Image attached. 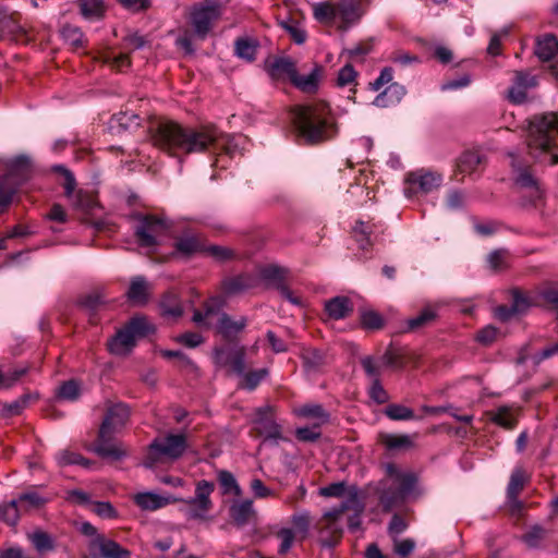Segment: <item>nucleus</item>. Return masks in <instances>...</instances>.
<instances>
[{
  "label": "nucleus",
  "instance_id": "nucleus-1",
  "mask_svg": "<svg viewBox=\"0 0 558 558\" xmlns=\"http://www.w3.org/2000/svg\"><path fill=\"white\" fill-rule=\"evenodd\" d=\"M154 144L170 155L177 151L185 154L203 153L210 147L223 148L232 154L242 136L221 135L215 128H184L173 121H160L153 134Z\"/></svg>",
  "mask_w": 558,
  "mask_h": 558
},
{
  "label": "nucleus",
  "instance_id": "nucleus-2",
  "mask_svg": "<svg viewBox=\"0 0 558 558\" xmlns=\"http://www.w3.org/2000/svg\"><path fill=\"white\" fill-rule=\"evenodd\" d=\"M291 114L293 129L305 143L318 144L332 138L338 132L335 118L325 101L296 106Z\"/></svg>",
  "mask_w": 558,
  "mask_h": 558
},
{
  "label": "nucleus",
  "instance_id": "nucleus-3",
  "mask_svg": "<svg viewBox=\"0 0 558 558\" xmlns=\"http://www.w3.org/2000/svg\"><path fill=\"white\" fill-rule=\"evenodd\" d=\"M525 142L534 161L558 163V116L553 112L534 116L529 121Z\"/></svg>",
  "mask_w": 558,
  "mask_h": 558
},
{
  "label": "nucleus",
  "instance_id": "nucleus-4",
  "mask_svg": "<svg viewBox=\"0 0 558 558\" xmlns=\"http://www.w3.org/2000/svg\"><path fill=\"white\" fill-rule=\"evenodd\" d=\"M129 416L130 411L125 404L118 403L110 407L92 450L101 458L111 460H120L125 457L126 448L121 442L113 441L111 436L126 424Z\"/></svg>",
  "mask_w": 558,
  "mask_h": 558
},
{
  "label": "nucleus",
  "instance_id": "nucleus-5",
  "mask_svg": "<svg viewBox=\"0 0 558 558\" xmlns=\"http://www.w3.org/2000/svg\"><path fill=\"white\" fill-rule=\"evenodd\" d=\"M312 9L317 22L326 26H336L340 31H347L363 15V11L355 0L318 2L314 3Z\"/></svg>",
  "mask_w": 558,
  "mask_h": 558
},
{
  "label": "nucleus",
  "instance_id": "nucleus-6",
  "mask_svg": "<svg viewBox=\"0 0 558 558\" xmlns=\"http://www.w3.org/2000/svg\"><path fill=\"white\" fill-rule=\"evenodd\" d=\"M223 300L221 298L210 299L205 304L203 312H194L193 322L202 327L216 328L226 338L235 336L246 326V319L242 316L232 319L221 312Z\"/></svg>",
  "mask_w": 558,
  "mask_h": 558
},
{
  "label": "nucleus",
  "instance_id": "nucleus-7",
  "mask_svg": "<svg viewBox=\"0 0 558 558\" xmlns=\"http://www.w3.org/2000/svg\"><path fill=\"white\" fill-rule=\"evenodd\" d=\"M362 510V502H357L354 496L348 501L341 502L339 507L324 512L319 520V541L323 546L332 547L341 538L343 532L342 515L347 511Z\"/></svg>",
  "mask_w": 558,
  "mask_h": 558
},
{
  "label": "nucleus",
  "instance_id": "nucleus-8",
  "mask_svg": "<svg viewBox=\"0 0 558 558\" xmlns=\"http://www.w3.org/2000/svg\"><path fill=\"white\" fill-rule=\"evenodd\" d=\"M186 449L184 435L169 434L156 438L148 447L144 461L146 468H154L159 463L179 459Z\"/></svg>",
  "mask_w": 558,
  "mask_h": 558
},
{
  "label": "nucleus",
  "instance_id": "nucleus-9",
  "mask_svg": "<svg viewBox=\"0 0 558 558\" xmlns=\"http://www.w3.org/2000/svg\"><path fill=\"white\" fill-rule=\"evenodd\" d=\"M386 473L391 480L395 489L389 488L381 493L380 502L385 510H391L405 497L411 495L416 483V477L411 472H402L393 464L386 465Z\"/></svg>",
  "mask_w": 558,
  "mask_h": 558
},
{
  "label": "nucleus",
  "instance_id": "nucleus-10",
  "mask_svg": "<svg viewBox=\"0 0 558 558\" xmlns=\"http://www.w3.org/2000/svg\"><path fill=\"white\" fill-rule=\"evenodd\" d=\"M154 330V326L145 317H135L110 340L109 350L116 355H126L135 347L137 338Z\"/></svg>",
  "mask_w": 558,
  "mask_h": 558
},
{
  "label": "nucleus",
  "instance_id": "nucleus-11",
  "mask_svg": "<svg viewBox=\"0 0 558 558\" xmlns=\"http://www.w3.org/2000/svg\"><path fill=\"white\" fill-rule=\"evenodd\" d=\"M444 181L441 173L430 169H417L404 178V195L410 198L415 195H426L438 190Z\"/></svg>",
  "mask_w": 558,
  "mask_h": 558
},
{
  "label": "nucleus",
  "instance_id": "nucleus-12",
  "mask_svg": "<svg viewBox=\"0 0 558 558\" xmlns=\"http://www.w3.org/2000/svg\"><path fill=\"white\" fill-rule=\"evenodd\" d=\"M214 484L208 481H199L196 484L195 496L185 500L186 514L191 519H206L213 508L210 495L214 492Z\"/></svg>",
  "mask_w": 558,
  "mask_h": 558
},
{
  "label": "nucleus",
  "instance_id": "nucleus-13",
  "mask_svg": "<svg viewBox=\"0 0 558 558\" xmlns=\"http://www.w3.org/2000/svg\"><path fill=\"white\" fill-rule=\"evenodd\" d=\"M256 430L266 439H281L280 426L272 418V408L265 405L256 410L253 420Z\"/></svg>",
  "mask_w": 558,
  "mask_h": 558
},
{
  "label": "nucleus",
  "instance_id": "nucleus-14",
  "mask_svg": "<svg viewBox=\"0 0 558 558\" xmlns=\"http://www.w3.org/2000/svg\"><path fill=\"white\" fill-rule=\"evenodd\" d=\"M537 85L534 75L518 71L514 74L513 84L508 90V98L513 104H522L526 100V92Z\"/></svg>",
  "mask_w": 558,
  "mask_h": 558
},
{
  "label": "nucleus",
  "instance_id": "nucleus-15",
  "mask_svg": "<svg viewBox=\"0 0 558 558\" xmlns=\"http://www.w3.org/2000/svg\"><path fill=\"white\" fill-rule=\"evenodd\" d=\"M166 229L162 220L145 217L136 229V235L142 246L150 247L156 244V235Z\"/></svg>",
  "mask_w": 558,
  "mask_h": 558
},
{
  "label": "nucleus",
  "instance_id": "nucleus-16",
  "mask_svg": "<svg viewBox=\"0 0 558 558\" xmlns=\"http://www.w3.org/2000/svg\"><path fill=\"white\" fill-rule=\"evenodd\" d=\"M56 170L62 173L64 178L63 187L65 190V195L68 198L73 201V205L83 210L90 209L93 199L87 194L82 191L74 194L76 183L73 174L62 166L56 167Z\"/></svg>",
  "mask_w": 558,
  "mask_h": 558
},
{
  "label": "nucleus",
  "instance_id": "nucleus-17",
  "mask_svg": "<svg viewBox=\"0 0 558 558\" xmlns=\"http://www.w3.org/2000/svg\"><path fill=\"white\" fill-rule=\"evenodd\" d=\"M216 363L220 366H230L238 375H244V352L233 349H218L215 354Z\"/></svg>",
  "mask_w": 558,
  "mask_h": 558
},
{
  "label": "nucleus",
  "instance_id": "nucleus-18",
  "mask_svg": "<svg viewBox=\"0 0 558 558\" xmlns=\"http://www.w3.org/2000/svg\"><path fill=\"white\" fill-rule=\"evenodd\" d=\"M219 17L216 16L215 10L213 12L208 11L206 7L197 8L192 12V25L195 34L199 38H204L214 23L218 21Z\"/></svg>",
  "mask_w": 558,
  "mask_h": 558
},
{
  "label": "nucleus",
  "instance_id": "nucleus-19",
  "mask_svg": "<svg viewBox=\"0 0 558 558\" xmlns=\"http://www.w3.org/2000/svg\"><path fill=\"white\" fill-rule=\"evenodd\" d=\"M177 501L170 496H161L155 493L145 492L134 495V502L142 509L148 511L158 510L167 505Z\"/></svg>",
  "mask_w": 558,
  "mask_h": 558
},
{
  "label": "nucleus",
  "instance_id": "nucleus-20",
  "mask_svg": "<svg viewBox=\"0 0 558 558\" xmlns=\"http://www.w3.org/2000/svg\"><path fill=\"white\" fill-rule=\"evenodd\" d=\"M255 514L253 501L250 499L235 501L230 507V515L238 525L247 524L255 518Z\"/></svg>",
  "mask_w": 558,
  "mask_h": 558
},
{
  "label": "nucleus",
  "instance_id": "nucleus-21",
  "mask_svg": "<svg viewBox=\"0 0 558 558\" xmlns=\"http://www.w3.org/2000/svg\"><path fill=\"white\" fill-rule=\"evenodd\" d=\"M405 94V89L398 83H391L373 101L376 107L387 108L397 105Z\"/></svg>",
  "mask_w": 558,
  "mask_h": 558
},
{
  "label": "nucleus",
  "instance_id": "nucleus-22",
  "mask_svg": "<svg viewBox=\"0 0 558 558\" xmlns=\"http://www.w3.org/2000/svg\"><path fill=\"white\" fill-rule=\"evenodd\" d=\"M325 310L329 318L338 320L345 318L353 311V306L348 298L336 296L326 302Z\"/></svg>",
  "mask_w": 558,
  "mask_h": 558
},
{
  "label": "nucleus",
  "instance_id": "nucleus-23",
  "mask_svg": "<svg viewBox=\"0 0 558 558\" xmlns=\"http://www.w3.org/2000/svg\"><path fill=\"white\" fill-rule=\"evenodd\" d=\"M319 495H322L324 497L342 498L341 502L348 501L349 499H351V497L354 496V499L357 502H361L356 488L353 486L347 487L345 484L341 483V482L332 483L328 486L319 488Z\"/></svg>",
  "mask_w": 558,
  "mask_h": 558
},
{
  "label": "nucleus",
  "instance_id": "nucleus-24",
  "mask_svg": "<svg viewBox=\"0 0 558 558\" xmlns=\"http://www.w3.org/2000/svg\"><path fill=\"white\" fill-rule=\"evenodd\" d=\"M17 192V184L13 181V173L0 178V213L13 201Z\"/></svg>",
  "mask_w": 558,
  "mask_h": 558
},
{
  "label": "nucleus",
  "instance_id": "nucleus-25",
  "mask_svg": "<svg viewBox=\"0 0 558 558\" xmlns=\"http://www.w3.org/2000/svg\"><path fill=\"white\" fill-rule=\"evenodd\" d=\"M558 52V40L550 35L537 40L535 53L542 61H548Z\"/></svg>",
  "mask_w": 558,
  "mask_h": 558
},
{
  "label": "nucleus",
  "instance_id": "nucleus-26",
  "mask_svg": "<svg viewBox=\"0 0 558 558\" xmlns=\"http://www.w3.org/2000/svg\"><path fill=\"white\" fill-rule=\"evenodd\" d=\"M381 444L389 450H401L413 447L414 439L410 435L383 434Z\"/></svg>",
  "mask_w": 558,
  "mask_h": 558
},
{
  "label": "nucleus",
  "instance_id": "nucleus-27",
  "mask_svg": "<svg viewBox=\"0 0 558 558\" xmlns=\"http://www.w3.org/2000/svg\"><path fill=\"white\" fill-rule=\"evenodd\" d=\"M148 295V284L143 277H135L130 284L128 298L135 304L146 302Z\"/></svg>",
  "mask_w": 558,
  "mask_h": 558
},
{
  "label": "nucleus",
  "instance_id": "nucleus-28",
  "mask_svg": "<svg viewBox=\"0 0 558 558\" xmlns=\"http://www.w3.org/2000/svg\"><path fill=\"white\" fill-rule=\"evenodd\" d=\"M489 415L493 422L506 428H512L517 422V410L509 407H500Z\"/></svg>",
  "mask_w": 558,
  "mask_h": 558
},
{
  "label": "nucleus",
  "instance_id": "nucleus-29",
  "mask_svg": "<svg viewBox=\"0 0 558 558\" xmlns=\"http://www.w3.org/2000/svg\"><path fill=\"white\" fill-rule=\"evenodd\" d=\"M280 26L290 35L291 39L298 44L302 45L305 43L307 35L303 27V25L292 19H287L280 21Z\"/></svg>",
  "mask_w": 558,
  "mask_h": 558
},
{
  "label": "nucleus",
  "instance_id": "nucleus-30",
  "mask_svg": "<svg viewBox=\"0 0 558 558\" xmlns=\"http://www.w3.org/2000/svg\"><path fill=\"white\" fill-rule=\"evenodd\" d=\"M481 163L482 156L477 151H465L460 156L457 168L461 173H472Z\"/></svg>",
  "mask_w": 558,
  "mask_h": 558
},
{
  "label": "nucleus",
  "instance_id": "nucleus-31",
  "mask_svg": "<svg viewBox=\"0 0 558 558\" xmlns=\"http://www.w3.org/2000/svg\"><path fill=\"white\" fill-rule=\"evenodd\" d=\"M270 75L274 77L287 76L290 80L295 74L296 69L294 63L288 58L276 59L270 64Z\"/></svg>",
  "mask_w": 558,
  "mask_h": 558
},
{
  "label": "nucleus",
  "instance_id": "nucleus-32",
  "mask_svg": "<svg viewBox=\"0 0 558 558\" xmlns=\"http://www.w3.org/2000/svg\"><path fill=\"white\" fill-rule=\"evenodd\" d=\"M23 512L39 509L46 504V499L36 492H26L16 499Z\"/></svg>",
  "mask_w": 558,
  "mask_h": 558
},
{
  "label": "nucleus",
  "instance_id": "nucleus-33",
  "mask_svg": "<svg viewBox=\"0 0 558 558\" xmlns=\"http://www.w3.org/2000/svg\"><path fill=\"white\" fill-rule=\"evenodd\" d=\"M21 509L16 499L11 500L9 504L0 506V520L8 524L14 525L19 521Z\"/></svg>",
  "mask_w": 558,
  "mask_h": 558
},
{
  "label": "nucleus",
  "instance_id": "nucleus-34",
  "mask_svg": "<svg viewBox=\"0 0 558 558\" xmlns=\"http://www.w3.org/2000/svg\"><path fill=\"white\" fill-rule=\"evenodd\" d=\"M292 83L302 89L303 92H313L318 82V73L317 70L312 71L310 74L300 76L298 71L291 78Z\"/></svg>",
  "mask_w": 558,
  "mask_h": 558
},
{
  "label": "nucleus",
  "instance_id": "nucleus-35",
  "mask_svg": "<svg viewBox=\"0 0 558 558\" xmlns=\"http://www.w3.org/2000/svg\"><path fill=\"white\" fill-rule=\"evenodd\" d=\"M57 463L60 466L70 465V464H78L84 468H88L90 465V462L82 457L80 453L72 452L69 450L60 451L56 456Z\"/></svg>",
  "mask_w": 558,
  "mask_h": 558
},
{
  "label": "nucleus",
  "instance_id": "nucleus-36",
  "mask_svg": "<svg viewBox=\"0 0 558 558\" xmlns=\"http://www.w3.org/2000/svg\"><path fill=\"white\" fill-rule=\"evenodd\" d=\"M80 5L86 19H99L102 15L104 7L100 0H80Z\"/></svg>",
  "mask_w": 558,
  "mask_h": 558
},
{
  "label": "nucleus",
  "instance_id": "nucleus-37",
  "mask_svg": "<svg viewBox=\"0 0 558 558\" xmlns=\"http://www.w3.org/2000/svg\"><path fill=\"white\" fill-rule=\"evenodd\" d=\"M250 287L248 280L244 277H233L226 279L222 283V290L227 295L240 293Z\"/></svg>",
  "mask_w": 558,
  "mask_h": 558
},
{
  "label": "nucleus",
  "instance_id": "nucleus-38",
  "mask_svg": "<svg viewBox=\"0 0 558 558\" xmlns=\"http://www.w3.org/2000/svg\"><path fill=\"white\" fill-rule=\"evenodd\" d=\"M219 483L225 494L241 495V488L235 477L228 471H221L218 475Z\"/></svg>",
  "mask_w": 558,
  "mask_h": 558
},
{
  "label": "nucleus",
  "instance_id": "nucleus-39",
  "mask_svg": "<svg viewBox=\"0 0 558 558\" xmlns=\"http://www.w3.org/2000/svg\"><path fill=\"white\" fill-rule=\"evenodd\" d=\"M177 248L182 254L190 255L199 252L203 248V245L197 238L186 235L177 242Z\"/></svg>",
  "mask_w": 558,
  "mask_h": 558
},
{
  "label": "nucleus",
  "instance_id": "nucleus-40",
  "mask_svg": "<svg viewBox=\"0 0 558 558\" xmlns=\"http://www.w3.org/2000/svg\"><path fill=\"white\" fill-rule=\"evenodd\" d=\"M28 539L40 553L51 550L53 548L52 539L47 533L43 531H36L34 533L28 534Z\"/></svg>",
  "mask_w": 558,
  "mask_h": 558
},
{
  "label": "nucleus",
  "instance_id": "nucleus-41",
  "mask_svg": "<svg viewBox=\"0 0 558 558\" xmlns=\"http://www.w3.org/2000/svg\"><path fill=\"white\" fill-rule=\"evenodd\" d=\"M386 415L396 421H405L414 418V413L411 409L400 405V404H390L386 408Z\"/></svg>",
  "mask_w": 558,
  "mask_h": 558
},
{
  "label": "nucleus",
  "instance_id": "nucleus-42",
  "mask_svg": "<svg viewBox=\"0 0 558 558\" xmlns=\"http://www.w3.org/2000/svg\"><path fill=\"white\" fill-rule=\"evenodd\" d=\"M361 323L366 329H379L384 325V319L377 312L365 310L361 313Z\"/></svg>",
  "mask_w": 558,
  "mask_h": 558
},
{
  "label": "nucleus",
  "instance_id": "nucleus-43",
  "mask_svg": "<svg viewBox=\"0 0 558 558\" xmlns=\"http://www.w3.org/2000/svg\"><path fill=\"white\" fill-rule=\"evenodd\" d=\"M80 386L75 380L63 383L58 392V397L63 400L74 401L80 397Z\"/></svg>",
  "mask_w": 558,
  "mask_h": 558
},
{
  "label": "nucleus",
  "instance_id": "nucleus-44",
  "mask_svg": "<svg viewBox=\"0 0 558 558\" xmlns=\"http://www.w3.org/2000/svg\"><path fill=\"white\" fill-rule=\"evenodd\" d=\"M162 314L167 317L177 318L182 315V306L174 295H168L161 303Z\"/></svg>",
  "mask_w": 558,
  "mask_h": 558
},
{
  "label": "nucleus",
  "instance_id": "nucleus-45",
  "mask_svg": "<svg viewBox=\"0 0 558 558\" xmlns=\"http://www.w3.org/2000/svg\"><path fill=\"white\" fill-rule=\"evenodd\" d=\"M268 372L266 368L250 372L243 375L241 387L248 390L255 389L258 384L267 376Z\"/></svg>",
  "mask_w": 558,
  "mask_h": 558
},
{
  "label": "nucleus",
  "instance_id": "nucleus-46",
  "mask_svg": "<svg viewBox=\"0 0 558 558\" xmlns=\"http://www.w3.org/2000/svg\"><path fill=\"white\" fill-rule=\"evenodd\" d=\"M277 537L280 541V545L278 548L279 554H287L294 543L295 534L293 530L289 527H283L277 532Z\"/></svg>",
  "mask_w": 558,
  "mask_h": 558
},
{
  "label": "nucleus",
  "instance_id": "nucleus-47",
  "mask_svg": "<svg viewBox=\"0 0 558 558\" xmlns=\"http://www.w3.org/2000/svg\"><path fill=\"white\" fill-rule=\"evenodd\" d=\"M525 482V474L521 469L514 470L508 485V495L510 498H515L520 490L523 488Z\"/></svg>",
  "mask_w": 558,
  "mask_h": 558
},
{
  "label": "nucleus",
  "instance_id": "nucleus-48",
  "mask_svg": "<svg viewBox=\"0 0 558 558\" xmlns=\"http://www.w3.org/2000/svg\"><path fill=\"white\" fill-rule=\"evenodd\" d=\"M509 254L506 250H496L488 254L487 263L490 269L499 270L507 266Z\"/></svg>",
  "mask_w": 558,
  "mask_h": 558
},
{
  "label": "nucleus",
  "instance_id": "nucleus-49",
  "mask_svg": "<svg viewBox=\"0 0 558 558\" xmlns=\"http://www.w3.org/2000/svg\"><path fill=\"white\" fill-rule=\"evenodd\" d=\"M354 236L362 250H366L371 245L368 234L371 233L369 226L365 222H357L353 228Z\"/></svg>",
  "mask_w": 558,
  "mask_h": 558
},
{
  "label": "nucleus",
  "instance_id": "nucleus-50",
  "mask_svg": "<svg viewBox=\"0 0 558 558\" xmlns=\"http://www.w3.org/2000/svg\"><path fill=\"white\" fill-rule=\"evenodd\" d=\"M235 52L240 58L252 61L255 58L256 46L246 39H239L235 44Z\"/></svg>",
  "mask_w": 558,
  "mask_h": 558
},
{
  "label": "nucleus",
  "instance_id": "nucleus-51",
  "mask_svg": "<svg viewBox=\"0 0 558 558\" xmlns=\"http://www.w3.org/2000/svg\"><path fill=\"white\" fill-rule=\"evenodd\" d=\"M515 174V183L522 187H532L536 185L535 179L530 174V172L523 168L522 166L512 163Z\"/></svg>",
  "mask_w": 558,
  "mask_h": 558
},
{
  "label": "nucleus",
  "instance_id": "nucleus-52",
  "mask_svg": "<svg viewBox=\"0 0 558 558\" xmlns=\"http://www.w3.org/2000/svg\"><path fill=\"white\" fill-rule=\"evenodd\" d=\"M100 553L106 558H121L128 551L122 549L119 544L113 541H105L100 545Z\"/></svg>",
  "mask_w": 558,
  "mask_h": 558
},
{
  "label": "nucleus",
  "instance_id": "nucleus-53",
  "mask_svg": "<svg viewBox=\"0 0 558 558\" xmlns=\"http://www.w3.org/2000/svg\"><path fill=\"white\" fill-rule=\"evenodd\" d=\"M291 522L298 532L306 535L311 525L310 513L307 511L295 513L292 515Z\"/></svg>",
  "mask_w": 558,
  "mask_h": 558
},
{
  "label": "nucleus",
  "instance_id": "nucleus-54",
  "mask_svg": "<svg viewBox=\"0 0 558 558\" xmlns=\"http://www.w3.org/2000/svg\"><path fill=\"white\" fill-rule=\"evenodd\" d=\"M544 536H545V530L539 525H535V526H532L524 534L523 541L529 547H536V546H538L541 541L544 538Z\"/></svg>",
  "mask_w": 558,
  "mask_h": 558
},
{
  "label": "nucleus",
  "instance_id": "nucleus-55",
  "mask_svg": "<svg viewBox=\"0 0 558 558\" xmlns=\"http://www.w3.org/2000/svg\"><path fill=\"white\" fill-rule=\"evenodd\" d=\"M104 61L118 71H122L123 69L129 68L131 64L128 53H120L117 56L107 54L104 58Z\"/></svg>",
  "mask_w": 558,
  "mask_h": 558
},
{
  "label": "nucleus",
  "instance_id": "nucleus-56",
  "mask_svg": "<svg viewBox=\"0 0 558 558\" xmlns=\"http://www.w3.org/2000/svg\"><path fill=\"white\" fill-rule=\"evenodd\" d=\"M147 39L138 33L128 34L123 38V48L129 50L142 49L146 46Z\"/></svg>",
  "mask_w": 558,
  "mask_h": 558
},
{
  "label": "nucleus",
  "instance_id": "nucleus-57",
  "mask_svg": "<svg viewBox=\"0 0 558 558\" xmlns=\"http://www.w3.org/2000/svg\"><path fill=\"white\" fill-rule=\"evenodd\" d=\"M63 38L74 47L82 46L83 44V34L82 32L74 26H64L62 28Z\"/></svg>",
  "mask_w": 558,
  "mask_h": 558
},
{
  "label": "nucleus",
  "instance_id": "nucleus-58",
  "mask_svg": "<svg viewBox=\"0 0 558 558\" xmlns=\"http://www.w3.org/2000/svg\"><path fill=\"white\" fill-rule=\"evenodd\" d=\"M27 400L28 397L24 396L17 400H14L11 403H5L2 405L1 411L8 416L20 414L22 410L26 407Z\"/></svg>",
  "mask_w": 558,
  "mask_h": 558
},
{
  "label": "nucleus",
  "instance_id": "nucleus-59",
  "mask_svg": "<svg viewBox=\"0 0 558 558\" xmlns=\"http://www.w3.org/2000/svg\"><path fill=\"white\" fill-rule=\"evenodd\" d=\"M356 72L351 64H345L338 74L337 83L339 86H348L355 81Z\"/></svg>",
  "mask_w": 558,
  "mask_h": 558
},
{
  "label": "nucleus",
  "instance_id": "nucleus-60",
  "mask_svg": "<svg viewBox=\"0 0 558 558\" xmlns=\"http://www.w3.org/2000/svg\"><path fill=\"white\" fill-rule=\"evenodd\" d=\"M558 354V342L549 345L548 348L543 349L542 351L531 355L529 360L534 364L538 365L542 361L549 359L554 355Z\"/></svg>",
  "mask_w": 558,
  "mask_h": 558
},
{
  "label": "nucleus",
  "instance_id": "nucleus-61",
  "mask_svg": "<svg viewBox=\"0 0 558 558\" xmlns=\"http://www.w3.org/2000/svg\"><path fill=\"white\" fill-rule=\"evenodd\" d=\"M369 397L377 403H385L388 400V395L378 379L372 380Z\"/></svg>",
  "mask_w": 558,
  "mask_h": 558
},
{
  "label": "nucleus",
  "instance_id": "nucleus-62",
  "mask_svg": "<svg viewBox=\"0 0 558 558\" xmlns=\"http://www.w3.org/2000/svg\"><path fill=\"white\" fill-rule=\"evenodd\" d=\"M92 507L93 512L100 518L111 519L117 515L114 508L109 502H95Z\"/></svg>",
  "mask_w": 558,
  "mask_h": 558
},
{
  "label": "nucleus",
  "instance_id": "nucleus-63",
  "mask_svg": "<svg viewBox=\"0 0 558 558\" xmlns=\"http://www.w3.org/2000/svg\"><path fill=\"white\" fill-rule=\"evenodd\" d=\"M250 487L256 498H267L274 495L272 490L266 487L259 478L252 480Z\"/></svg>",
  "mask_w": 558,
  "mask_h": 558
},
{
  "label": "nucleus",
  "instance_id": "nucleus-64",
  "mask_svg": "<svg viewBox=\"0 0 558 558\" xmlns=\"http://www.w3.org/2000/svg\"><path fill=\"white\" fill-rule=\"evenodd\" d=\"M542 296L544 301L551 306L553 310L558 312V289L556 288H545L542 291Z\"/></svg>",
  "mask_w": 558,
  "mask_h": 558
}]
</instances>
